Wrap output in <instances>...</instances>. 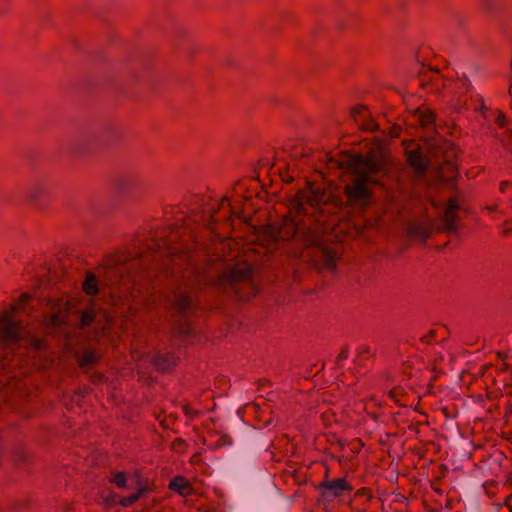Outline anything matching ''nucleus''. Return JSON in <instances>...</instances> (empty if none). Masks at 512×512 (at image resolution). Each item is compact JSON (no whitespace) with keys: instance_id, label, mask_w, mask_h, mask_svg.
I'll use <instances>...</instances> for the list:
<instances>
[{"instance_id":"nucleus-3","label":"nucleus","mask_w":512,"mask_h":512,"mask_svg":"<svg viewBox=\"0 0 512 512\" xmlns=\"http://www.w3.org/2000/svg\"><path fill=\"white\" fill-rule=\"evenodd\" d=\"M345 184V195L351 204L366 205L371 197L370 185L379 183L386 162H332Z\"/></svg>"},{"instance_id":"nucleus-9","label":"nucleus","mask_w":512,"mask_h":512,"mask_svg":"<svg viewBox=\"0 0 512 512\" xmlns=\"http://www.w3.org/2000/svg\"><path fill=\"white\" fill-rule=\"evenodd\" d=\"M323 497H342L350 493L353 489L346 477L337 479H329L328 470L326 471L323 481L317 486Z\"/></svg>"},{"instance_id":"nucleus-23","label":"nucleus","mask_w":512,"mask_h":512,"mask_svg":"<svg viewBox=\"0 0 512 512\" xmlns=\"http://www.w3.org/2000/svg\"><path fill=\"white\" fill-rule=\"evenodd\" d=\"M414 168L415 172L418 176H422L426 173L428 168L430 167L431 162H409Z\"/></svg>"},{"instance_id":"nucleus-16","label":"nucleus","mask_w":512,"mask_h":512,"mask_svg":"<svg viewBox=\"0 0 512 512\" xmlns=\"http://www.w3.org/2000/svg\"><path fill=\"white\" fill-rule=\"evenodd\" d=\"M435 177L439 181H452L457 177L458 168L456 162H441L434 167Z\"/></svg>"},{"instance_id":"nucleus-24","label":"nucleus","mask_w":512,"mask_h":512,"mask_svg":"<svg viewBox=\"0 0 512 512\" xmlns=\"http://www.w3.org/2000/svg\"><path fill=\"white\" fill-rule=\"evenodd\" d=\"M117 487L123 488L126 486L127 475L125 472H116L113 474V478L111 479Z\"/></svg>"},{"instance_id":"nucleus-44","label":"nucleus","mask_w":512,"mask_h":512,"mask_svg":"<svg viewBox=\"0 0 512 512\" xmlns=\"http://www.w3.org/2000/svg\"><path fill=\"white\" fill-rule=\"evenodd\" d=\"M508 232H509V230H508V229H505V230H504V232H503V234H507Z\"/></svg>"},{"instance_id":"nucleus-5","label":"nucleus","mask_w":512,"mask_h":512,"mask_svg":"<svg viewBox=\"0 0 512 512\" xmlns=\"http://www.w3.org/2000/svg\"><path fill=\"white\" fill-rule=\"evenodd\" d=\"M326 214L320 220L317 240L305 241L302 244L301 258L311 263L317 270L333 271L341 256V251L338 245L323 240V233L326 228Z\"/></svg>"},{"instance_id":"nucleus-42","label":"nucleus","mask_w":512,"mask_h":512,"mask_svg":"<svg viewBox=\"0 0 512 512\" xmlns=\"http://www.w3.org/2000/svg\"><path fill=\"white\" fill-rule=\"evenodd\" d=\"M160 424H161L163 427H166L165 420H161V421H160Z\"/></svg>"},{"instance_id":"nucleus-2","label":"nucleus","mask_w":512,"mask_h":512,"mask_svg":"<svg viewBox=\"0 0 512 512\" xmlns=\"http://www.w3.org/2000/svg\"><path fill=\"white\" fill-rule=\"evenodd\" d=\"M289 203L296 217L285 216L279 223L269 225L266 231L273 240L294 239L302 245L305 241L317 240L320 220L326 213L324 207L330 204L339 206L340 200L325 188L308 182Z\"/></svg>"},{"instance_id":"nucleus-41","label":"nucleus","mask_w":512,"mask_h":512,"mask_svg":"<svg viewBox=\"0 0 512 512\" xmlns=\"http://www.w3.org/2000/svg\"><path fill=\"white\" fill-rule=\"evenodd\" d=\"M251 199H252V197H251V196H246V197H245V201H246V202L251 201Z\"/></svg>"},{"instance_id":"nucleus-4","label":"nucleus","mask_w":512,"mask_h":512,"mask_svg":"<svg viewBox=\"0 0 512 512\" xmlns=\"http://www.w3.org/2000/svg\"><path fill=\"white\" fill-rule=\"evenodd\" d=\"M415 123L422 129L423 146L415 145L414 148L407 150L409 156L406 160H429L424 153V149L432 156L443 155L446 160L458 157V149L453 143L443 139L438 133V123L434 112L429 109L418 110L415 115Z\"/></svg>"},{"instance_id":"nucleus-35","label":"nucleus","mask_w":512,"mask_h":512,"mask_svg":"<svg viewBox=\"0 0 512 512\" xmlns=\"http://www.w3.org/2000/svg\"><path fill=\"white\" fill-rule=\"evenodd\" d=\"M481 1V5H482V8L489 11L491 9L490 7V2L491 0H480Z\"/></svg>"},{"instance_id":"nucleus-27","label":"nucleus","mask_w":512,"mask_h":512,"mask_svg":"<svg viewBox=\"0 0 512 512\" xmlns=\"http://www.w3.org/2000/svg\"><path fill=\"white\" fill-rule=\"evenodd\" d=\"M30 506V501L27 499H23L21 501L13 502L10 505V509L13 511H23Z\"/></svg>"},{"instance_id":"nucleus-36","label":"nucleus","mask_w":512,"mask_h":512,"mask_svg":"<svg viewBox=\"0 0 512 512\" xmlns=\"http://www.w3.org/2000/svg\"><path fill=\"white\" fill-rule=\"evenodd\" d=\"M220 442L222 445H228L231 443L229 436L224 435L220 438Z\"/></svg>"},{"instance_id":"nucleus-19","label":"nucleus","mask_w":512,"mask_h":512,"mask_svg":"<svg viewBox=\"0 0 512 512\" xmlns=\"http://www.w3.org/2000/svg\"><path fill=\"white\" fill-rule=\"evenodd\" d=\"M426 66L421 65V69L419 70L420 75L428 74L429 77L427 80H422V84L425 82L431 83L436 90H439L442 86H444V79L440 76L439 71L437 69H433L429 67V71H425Z\"/></svg>"},{"instance_id":"nucleus-18","label":"nucleus","mask_w":512,"mask_h":512,"mask_svg":"<svg viewBox=\"0 0 512 512\" xmlns=\"http://www.w3.org/2000/svg\"><path fill=\"white\" fill-rule=\"evenodd\" d=\"M283 166H276V163L273 162L270 165V171H273L274 173H277L281 180L287 184L292 183L295 179L296 171L290 166V164L286 162H281Z\"/></svg>"},{"instance_id":"nucleus-21","label":"nucleus","mask_w":512,"mask_h":512,"mask_svg":"<svg viewBox=\"0 0 512 512\" xmlns=\"http://www.w3.org/2000/svg\"><path fill=\"white\" fill-rule=\"evenodd\" d=\"M79 313H80L79 327L81 329H85V328L89 327L92 323H94V321L96 319V313H95L94 309L80 310Z\"/></svg>"},{"instance_id":"nucleus-34","label":"nucleus","mask_w":512,"mask_h":512,"mask_svg":"<svg viewBox=\"0 0 512 512\" xmlns=\"http://www.w3.org/2000/svg\"><path fill=\"white\" fill-rule=\"evenodd\" d=\"M147 491H149L148 486H141L138 488V490L135 494H139V499H140Z\"/></svg>"},{"instance_id":"nucleus-25","label":"nucleus","mask_w":512,"mask_h":512,"mask_svg":"<svg viewBox=\"0 0 512 512\" xmlns=\"http://www.w3.org/2000/svg\"><path fill=\"white\" fill-rule=\"evenodd\" d=\"M176 327L181 334H189L192 331L190 322L188 320H186L185 318L180 319L177 322Z\"/></svg>"},{"instance_id":"nucleus-22","label":"nucleus","mask_w":512,"mask_h":512,"mask_svg":"<svg viewBox=\"0 0 512 512\" xmlns=\"http://www.w3.org/2000/svg\"><path fill=\"white\" fill-rule=\"evenodd\" d=\"M99 355L94 350H86L79 359V365L81 368L90 367L97 363Z\"/></svg>"},{"instance_id":"nucleus-32","label":"nucleus","mask_w":512,"mask_h":512,"mask_svg":"<svg viewBox=\"0 0 512 512\" xmlns=\"http://www.w3.org/2000/svg\"><path fill=\"white\" fill-rule=\"evenodd\" d=\"M496 122L498 123V125L500 127H504L506 125V119H505V116L501 113H499L497 116H496Z\"/></svg>"},{"instance_id":"nucleus-38","label":"nucleus","mask_w":512,"mask_h":512,"mask_svg":"<svg viewBox=\"0 0 512 512\" xmlns=\"http://www.w3.org/2000/svg\"><path fill=\"white\" fill-rule=\"evenodd\" d=\"M508 186H509V182H507V181H503V182H501V183H500V190H501L502 192H504V191H505V189H506Z\"/></svg>"},{"instance_id":"nucleus-6","label":"nucleus","mask_w":512,"mask_h":512,"mask_svg":"<svg viewBox=\"0 0 512 512\" xmlns=\"http://www.w3.org/2000/svg\"><path fill=\"white\" fill-rule=\"evenodd\" d=\"M24 306L18 299L10 309L0 314V342L2 344H14L22 337L25 324L18 318V312L24 309Z\"/></svg>"},{"instance_id":"nucleus-1","label":"nucleus","mask_w":512,"mask_h":512,"mask_svg":"<svg viewBox=\"0 0 512 512\" xmlns=\"http://www.w3.org/2000/svg\"><path fill=\"white\" fill-rule=\"evenodd\" d=\"M235 214L227 197L218 204L214 201L201 215H190L181 227H165L149 234L143 248L127 255H118L114 265L105 268L104 279L111 286H123L135 283L134 277L152 279L159 274L175 277L179 274L182 288L175 291L174 309L186 317L193 309L194 301L191 287L203 288L216 284L225 292H233L240 300H248L257 294V287L252 282V269L248 265L225 268L220 272L222 263L209 261L203 266L195 264L197 255L181 247H174L180 239L186 241V234L193 238L192 232L200 223L215 232L216 224L223 221L230 226Z\"/></svg>"},{"instance_id":"nucleus-12","label":"nucleus","mask_w":512,"mask_h":512,"mask_svg":"<svg viewBox=\"0 0 512 512\" xmlns=\"http://www.w3.org/2000/svg\"><path fill=\"white\" fill-rule=\"evenodd\" d=\"M351 117L355 124L363 131L374 133L379 131L378 124L373 120L364 106H356L351 110Z\"/></svg>"},{"instance_id":"nucleus-33","label":"nucleus","mask_w":512,"mask_h":512,"mask_svg":"<svg viewBox=\"0 0 512 512\" xmlns=\"http://www.w3.org/2000/svg\"><path fill=\"white\" fill-rule=\"evenodd\" d=\"M19 300L21 303L26 305L31 300V295L29 293H23L20 295Z\"/></svg>"},{"instance_id":"nucleus-8","label":"nucleus","mask_w":512,"mask_h":512,"mask_svg":"<svg viewBox=\"0 0 512 512\" xmlns=\"http://www.w3.org/2000/svg\"><path fill=\"white\" fill-rule=\"evenodd\" d=\"M461 213H468V210L459 204L456 197L448 200L441 224L437 227V231L452 232L458 229L457 221L462 219Z\"/></svg>"},{"instance_id":"nucleus-20","label":"nucleus","mask_w":512,"mask_h":512,"mask_svg":"<svg viewBox=\"0 0 512 512\" xmlns=\"http://www.w3.org/2000/svg\"><path fill=\"white\" fill-rule=\"evenodd\" d=\"M82 288L88 295H95L98 293V282L93 273L87 272Z\"/></svg>"},{"instance_id":"nucleus-28","label":"nucleus","mask_w":512,"mask_h":512,"mask_svg":"<svg viewBox=\"0 0 512 512\" xmlns=\"http://www.w3.org/2000/svg\"><path fill=\"white\" fill-rule=\"evenodd\" d=\"M46 195V190L44 188H36L29 194V199L32 202H36L39 198Z\"/></svg>"},{"instance_id":"nucleus-26","label":"nucleus","mask_w":512,"mask_h":512,"mask_svg":"<svg viewBox=\"0 0 512 512\" xmlns=\"http://www.w3.org/2000/svg\"><path fill=\"white\" fill-rule=\"evenodd\" d=\"M139 500V494H132L130 496H127V497H123L120 501H119V504L122 506V507H130L131 505H133L135 502H137Z\"/></svg>"},{"instance_id":"nucleus-7","label":"nucleus","mask_w":512,"mask_h":512,"mask_svg":"<svg viewBox=\"0 0 512 512\" xmlns=\"http://www.w3.org/2000/svg\"><path fill=\"white\" fill-rule=\"evenodd\" d=\"M452 92L456 99V103L454 105L455 110H460L465 106V102H462L461 98L464 94H466L469 95L470 98L475 102V109L481 111L485 118L487 117L484 112L486 107L482 101L481 96L474 92V88L471 82L465 76L458 79L452 89Z\"/></svg>"},{"instance_id":"nucleus-31","label":"nucleus","mask_w":512,"mask_h":512,"mask_svg":"<svg viewBox=\"0 0 512 512\" xmlns=\"http://www.w3.org/2000/svg\"><path fill=\"white\" fill-rule=\"evenodd\" d=\"M401 393H402V389H401L400 387L393 388V389L390 391V396H391L392 398H394V399H395V401H397V402H398V401H399L398 396H399V395H401Z\"/></svg>"},{"instance_id":"nucleus-43","label":"nucleus","mask_w":512,"mask_h":512,"mask_svg":"<svg viewBox=\"0 0 512 512\" xmlns=\"http://www.w3.org/2000/svg\"><path fill=\"white\" fill-rule=\"evenodd\" d=\"M327 160L333 161V160H335V158L334 157H330Z\"/></svg>"},{"instance_id":"nucleus-17","label":"nucleus","mask_w":512,"mask_h":512,"mask_svg":"<svg viewBox=\"0 0 512 512\" xmlns=\"http://www.w3.org/2000/svg\"><path fill=\"white\" fill-rule=\"evenodd\" d=\"M169 489L180 494L181 496H189L192 494V486L190 482L183 476H175L169 483Z\"/></svg>"},{"instance_id":"nucleus-10","label":"nucleus","mask_w":512,"mask_h":512,"mask_svg":"<svg viewBox=\"0 0 512 512\" xmlns=\"http://www.w3.org/2000/svg\"><path fill=\"white\" fill-rule=\"evenodd\" d=\"M51 313L47 317L46 322L51 327H58L66 322L69 311L70 303L63 298L53 299L49 301Z\"/></svg>"},{"instance_id":"nucleus-14","label":"nucleus","mask_w":512,"mask_h":512,"mask_svg":"<svg viewBox=\"0 0 512 512\" xmlns=\"http://www.w3.org/2000/svg\"><path fill=\"white\" fill-rule=\"evenodd\" d=\"M145 360L151 362L158 371L165 373L176 367L178 359L171 353H158L148 355Z\"/></svg>"},{"instance_id":"nucleus-11","label":"nucleus","mask_w":512,"mask_h":512,"mask_svg":"<svg viewBox=\"0 0 512 512\" xmlns=\"http://www.w3.org/2000/svg\"><path fill=\"white\" fill-rule=\"evenodd\" d=\"M95 139L88 135L78 136L72 139L68 145L71 156H92L96 150Z\"/></svg>"},{"instance_id":"nucleus-40","label":"nucleus","mask_w":512,"mask_h":512,"mask_svg":"<svg viewBox=\"0 0 512 512\" xmlns=\"http://www.w3.org/2000/svg\"><path fill=\"white\" fill-rule=\"evenodd\" d=\"M487 209H488L489 211H495V210H496V206L487 207Z\"/></svg>"},{"instance_id":"nucleus-30","label":"nucleus","mask_w":512,"mask_h":512,"mask_svg":"<svg viewBox=\"0 0 512 512\" xmlns=\"http://www.w3.org/2000/svg\"><path fill=\"white\" fill-rule=\"evenodd\" d=\"M183 410L185 412V415L190 418H194L195 416L198 415V412L193 410L188 404L183 406Z\"/></svg>"},{"instance_id":"nucleus-29","label":"nucleus","mask_w":512,"mask_h":512,"mask_svg":"<svg viewBox=\"0 0 512 512\" xmlns=\"http://www.w3.org/2000/svg\"><path fill=\"white\" fill-rule=\"evenodd\" d=\"M435 334H436L435 330H430L426 335L421 337V341L426 344H431L435 337Z\"/></svg>"},{"instance_id":"nucleus-13","label":"nucleus","mask_w":512,"mask_h":512,"mask_svg":"<svg viewBox=\"0 0 512 512\" xmlns=\"http://www.w3.org/2000/svg\"><path fill=\"white\" fill-rule=\"evenodd\" d=\"M387 143L382 136H375L372 139L369 154L367 156L357 155L349 160H387L386 157Z\"/></svg>"},{"instance_id":"nucleus-39","label":"nucleus","mask_w":512,"mask_h":512,"mask_svg":"<svg viewBox=\"0 0 512 512\" xmlns=\"http://www.w3.org/2000/svg\"><path fill=\"white\" fill-rule=\"evenodd\" d=\"M318 173L323 177V179H324V180L329 181V182H332V179H329V178L324 174V172H322V171H318Z\"/></svg>"},{"instance_id":"nucleus-15","label":"nucleus","mask_w":512,"mask_h":512,"mask_svg":"<svg viewBox=\"0 0 512 512\" xmlns=\"http://www.w3.org/2000/svg\"><path fill=\"white\" fill-rule=\"evenodd\" d=\"M435 228V223L426 221H414L408 225V234L411 237L426 240Z\"/></svg>"},{"instance_id":"nucleus-37","label":"nucleus","mask_w":512,"mask_h":512,"mask_svg":"<svg viewBox=\"0 0 512 512\" xmlns=\"http://www.w3.org/2000/svg\"><path fill=\"white\" fill-rule=\"evenodd\" d=\"M184 441L181 438L175 439L173 442V448H176L177 446L183 445Z\"/></svg>"}]
</instances>
